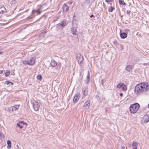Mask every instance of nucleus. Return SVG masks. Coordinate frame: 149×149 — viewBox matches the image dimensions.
<instances>
[{"label":"nucleus","mask_w":149,"mask_h":149,"mask_svg":"<svg viewBox=\"0 0 149 149\" xmlns=\"http://www.w3.org/2000/svg\"><path fill=\"white\" fill-rule=\"evenodd\" d=\"M114 0H105L106 2L108 4H112L114 1Z\"/></svg>","instance_id":"20"},{"label":"nucleus","mask_w":149,"mask_h":149,"mask_svg":"<svg viewBox=\"0 0 149 149\" xmlns=\"http://www.w3.org/2000/svg\"><path fill=\"white\" fill-rule=\"evenodd\" d=\"M114 43L116 45H118V43L116 41L114 42Z\"/></svg>","instance_id":"37"},{"label":"nucleus","mask_w":149,"mask_h":149,"mask_svg":"<svg viewBox=\"0 0 149 149\" xmlns=\"http://www.w3.org/2000/svg\"><path fill=\"white\" fill-rule=\"evenodd\" d=\"M75 17V16L74 15L73 17V21L72 22V27L71 28V31L72 32V33L73 34V35H75L76 33V32H77V30L76 29V27H77V26H74V21L75 20L74 19V18Z\"/></svg>","instance_id":"4"},{"label":"nucleus","mask_w":149,"mask_h":149,"mask_svg":"<svg viewBox=\"0 0 149 149\" xmlns=\"http://www.w3.org/2000/svg\"><path fill=\"white\" fill-rule=\"evenodd\" d=\"M33 106V108L35 111H37L38 110L40 106L39 105L38 102H34Z\"/></svg>","instance_id":"8"},{"label":"nucleus","mask_w":149,"mask_h":149,"mask_svg":"<svg viewBox=\"0 0 149 149\" xmlns=\"http://www.w3.org/2000/svg\"><path fill=\"white\" fill-rule=\"evenodd\" d=\"M122 87V89L123 90L125 91L127 90V88L126 86L124 84V85Z\"/></svg>","instance_id":"27"},{"label":"nucleus","mask_w":149,"mask_h":149,"mask_svg":"<svg viewBox=\"0 0 149 149\" xmlns=\"http://www.w3.org/2000/svg\"><path fill=\"white\" fill-rule=\"evenodd\" d=\"M119 3L120 5H125L126 3L123 0H119Z\"/></svg>","instance_id":"19"},{"label":"nucleus","mask_w":149,"mask_h":149,"mask_svg":"<svg viewBox=\"0 0 149 149\" xmlns=\"http://www.w3.org/2000/svg\"><path fill=\"white\" fill-rule=\"evenodd\" d=\"M125 145L124 144L122 145H121V149H125Z\"/></svg>","instance_id":"32"},{"label":"nucleus","mask_w":149,"mask_h":149,"mask_svg":"<svg viewBox=\"0 0 149 149\" xmlns=\"http://www.w3.org/2000/svg\"><path fill=\"white\" fill-rule=\"evenodd\" d=\"M3 71L2 70H0V73L1 74L2 73Z\"/></svg>","instance_id":"40"},{"label":"nucleus","mask_w":149,"mask_h":149,"mask_svg":"<svg viewBox=\"0 0 149 149\" xmlns=\"http://www.w3.org/2000/svg\"><path fill=\"white\" fill-rule=\"evenodd\" d=\"M143 120L144 123H147L149 121V115L147 114L144 115L143 118Z\"/></svg>","instance_id":"9"},{"label":"nucleus","mask_w":149,"mask_h":149,"mask_svg":"<svg viewBox=\"0 0 149 149\" xmlns=\"http://www.w3.org/2000/svg\"><path fill=\"white\" fill-rule=\"evenodd\" d=\"M89 78H90L89 72V71H88V72L87 75V76L86 77L88 81V80H89Z\"/></svg>","instance_id":"26"},{"label":"nucleus","mask_w":149,"mask_h":149,"mask_svg":"<svg viewBox=\"0 0 149 149\" xmlns=\"http://www.w3.org/2000/svg\"><path fill=\"white\" fill-rule=\"evenodd\" d=\"M19 105H16L15 106L10 107L8 108V109L10 111H16L19 108Z\"/></svg>","instance_id":"7"},{"label":"nucleus","mask_w":149,"mask_h":149,"mask_svg":"<svg viewBox=\"0 0 149 149\" xmlns=\"http://www.w3.org/2000/svg\"><path fill=\"white\" fill-rule=\"evenodd\" d=\"M0 9H6V8L4 7L3 6H1L0 7Z\"/></svg>","instance_id":"34"},{"label":"nucleus","mask_w":149,"mask_h":149,"mask_svg":"<svg viewBox=\"0 0 149 149\" xmlns=\"http://www.w3.org/2000/svg\"><path fill=\"white\" fill-rule=\"evenodd\" d=\"M113 9H114V8H113H113H111V9L113 10Z\"/></svg>","instance_id":"42"},{"label":"nucleus","mask_w":149,"mask_h":149,"mask_svg":"<svg viewBox=\"0 0 149 149\" xmlns=\"http://www.w3.org/2000/svg\"><path fill=\"white\" fill-rule=\"evenodd\" d=\"M21 124L19 123H17V125L18 127H19L20 129H22L23 128V126Z\"/></svg>","instance_id":"22"},{"label":"nucleus","mask_w":149,"mask_h":149,"mask_svg":"<svg viewBox=\"0 0 149 149\" xmlns=\"http://www.w3.org/2000/svg\"><path fill=\"white\" fill-rule=\"evenodd\" d=\"M23 63L24 64H28L29 65V61H23Z\"/></svg>","instance_id":"28"},{"label":"nucleus","mask_w":149,"mask_h":149,"mask_svg":"<svg viewBox=\"0 0 149 149\" xmlns=\"http://www.w3.org/2000/svg\"><path fill=\"white\" fill-rule=\"evenodd\" d=\"M37 79L38 80H41L42 79V76L41 75H38L37 77Z\"/></svg>","instance_id":"25"},{"label":"nucleus","mask_w":149,"mask_h":149,"mask_svg":"<svg viewBox=\"0 0 149 149\" xmlns=\"http://www.w3.org/2000/svg\"><path fill=\"white\" fill-rule=\"evenodd\" d=\"M130 13H131V11H130V10H127V14H129Z\"/></svg>","instance_id":"36"},{"label":"nucleus","mask_w":149,"mask_h":149,"mask_svg":"<svg viewBox=\"0 0 149 149\" xmlns=\"http://www.w3.org/2000/svg\"><path fill=\"white\" fill-rule=\"evenodd\" d=\"M68 22L66 21H63L57 25V28L59 29H62L65 26L67 25Z\"/></svg>","instance_id":"3"},{"label":"nucleus","mask_w":149,"mask_h":149,"mask_svg":"<svg viewBox=\"0 0 149 149\" xmlns=\"http://www.w3.org/2000/svg\"><path fill=\"white\" fill-rule=\"evenodd\" d=\"M90 104V102L89 101H87L85 103L83 107L86 108H88Z\"/></svg>","instance_id":"11"},{"label":"nucleus","mask_w":149,"mask_h":149,"mask_svg":"<svg viewBox=\"0 0 149 149\" xmlns=\"http://www.w3.org/2000/svg\"><path fill=\"white\" fill-rule=\"evenodd\" d=\"M1 53V52H0V54Z\"/></svg>","instance_id":"44"},{"label":"nucleus","mask_w":149,"mask_h":149,"mask_svg":"<svg viewBox=\"0 0 149 149\" xmlns=\"http://www.w3.org/2000/svg\"><path fill=\"white\" fill-rule=\"evenodd\" d=\"M113 10H109V12H112L113 11Z\"/></svg>","instance_id":"39"},{"label":"nucleus","mask_w":149,"mask_h":149,"mask_svg":"<svg viewBox=\"0 0 149 149\" xmlns=\"http://www.w3.org/2000/svg\"><path fill=\"white\" fill-rule=\"evenodd\" d=\"M93 17V15H91V17Z\"/></svg>","instance_id":"41"},{"label":"nucleus","mask_w":149,"mask_h":149,"mask_svg":"<svg viewBox=\"0 0 149 149\" xmlns=\"http://www.w3.org/2000/svg\"><path fill=\"white\" fill-rule=\"evenodd\" d=\"M149 89V86L147 83H141L137 85L134 88V92L136 94H140L146 92Z\"/></svg>","instance_id":"1"},{"label":"nucleus","mask_w":149,"mask_h":149,"mask_svg":"<svg viewBox=\"0 0 149 149\" xmlns=\"http://www.w3.org/2000/svg\"><path fill=\"white\" fill-rule=\"evenodd\" d=\"M148 108H149V104H148Z\"/></svg>","instance_id":"43"},{"label":"nucleus","mask_w":149,"mask_h":149,"mask_svg":"<svg viewBox=\"0 0 149 149\" xmlns=\"http://www.w3.org/2000/svg\"><path fill=\"white\" fill-rule=\"evenodd\" d=\"M19 123H20L21 124H22L24 125L26 124V123L23 121H19Z\"/></svg>","instance_id":"31"},{"label":"nucleus","mask_w":149,"mask_h":149,"mask_svg":"<svg viewBox=\"0 0 149 149\" xmlns=\"http://www.w3.org/2000/svg\"><path fill=\"white\" fill-rule=\"evenodd\" d=\"M137 149V148H136V149Z\"/></svg>","instance_id":"46"},{"label":"nucleus","mask_w":149,"mask_h":149,"mask_svg":"<svg viewBox=\"0 0 149 149\" xmlns=\"http://www.w3.org/2000/svg\"><path fill=\"white\" fill-rule=\"evenodd\" d=\"M10 73V71H8V70H7V71L5 73V75L6 76H8L9 75Z\"/></svg>","instance_id":"23"},{"label":"nucleus","mask_w":149,"mask_h":149,"mask_svg":"<svg viewBox=\"0 0 149 149\" xmlns=\"http://www.w3.org/2000/svg\"><path fill=\"white\" fill-rule=\"evenodd\" d=\"M124 85V84L123 83H119L117 85L116 88H120L123 86Z\"/></svg>","instance_id":"16"},{"label":"nucleus","mask_w":149,"mask_h":149,"mask_svg":"<svg viewBox=\"0 0 149 149\" xmlns=\"http://www.w3.org/2000/svg\"><path fill=\"white\" fill-rule=\"evenodd\" d=\"M7 144L8 145V146L7 147V148L8 149H10L11 147V141H10L9 140H8L7 141Z\"/></svg>","instance_id":"15"},{"label":"nucleus","mask_w":149,"mask_h":149,"mask_svg":"<svg viewBox=\"0 0 149 149\" xmlns=\"http://www.w3.org/2000/svg\"><path fill=\"white\" fill-rule=\"evenodd\" d=\"M35 62V59L34 58H31L30 60L29 61V65H33Z\"/></svg>","instance_id":"12"},{"label":"nucleus","mask_w":149,"mask_h":149,"mask_svg":"<svg viewBox=\"0 0 149 149\" xmlns=\"http://www.w3.org/2000/svg\"><path fill=\"white\" fill-rule=\"evenodd\" d=\"M35 12H36L37 15H38L40 14L41 12L40 11V10H32V13H34Z\"/></svg>","instance_id":"18"},{"label":"nucleus","mask_w":149,"mask_h":149,"mask_svg":"<svg viewBox=\"0 0 149 149\" xmlns=\"http://www.w3.org/2000/svg\"><path fill=\"white\" fill-rule=\"evenodd\" d=\"M132 146L134 149L137 148V143L133 141L132 143Z\"/></svg>","instance_id":"14"},{"label":"nucleus","mask_w":149,"mask_h":149,"mask_svg":"<svg viewBox=\"0 0 149 149\" xmlns=\"http://www.w3.org/2000/svg\"><path fill=\"white\" fill-rule=\"evenodd\" d=\"M6 10H0V13H5L6 11Z\"/></svg>","instance_id":"30"},{"label":"nucleus","mask_w":149,"mask_h":149,"mask_svg":"<svg viewBox=\"0 0 149 149\" xmlns=\"http://www.w3.org/2000/svg\"><path fill=\"white\" fill-rule=\"evenodd\" d=\"M67 10H66V12H67Z\"/></svg>","instance_id":"45"},{"label":"nucleus","mask_w":149,"mask_h":149,"mask_svg":"<svg viewBox=\"0 0 149 149\" xmlns=\"http://www.w3.org/2000/svg\"><path fill=\"white\" fill-rule=\"evenodd\" d=\"M82 92H83V94L84 95H86L87 94V91L86 89L84 90V91H83Z\"/></svg>","instance_id":"24"},{"label":"nucleus","mask_w":149,"mask_h":149,"mask_svg":"<svg viewBox=\"0 0 149 149\" xmlns=\"http://www.w3.org/2000/svg\"><path fill=\"white\" fill-rule=\"evenodd\" d=\"M123 93H120V95L121 97H122V96H123Z\"/></svg>","instance_id":"38"},{"label":"nucleus","mask_w":149,"mask_h":149,"mask_svg":"<svg viewBox=\"0 0 149 149\" xmlns=\"http://www.w3.org/2000/svg\"><path fill=\"white\" fill-rule=\"evenodd\" d=\"M62 8L63 9H68L69 7L66 4H64Z\"/></svg>","instance_id":"21"},{"label":"nucleus","mask_w":149,"mask_h":149,"mask_svg":"<svg viewBox=\"0 0 149 149\" xmlns=\"http://www.w3.org/2000/svg\"><path fill=\"white\" fill-rule=\"evenodd\" d=\"M120 36L121 38L124 39L127 37V34L125 33L120 32Z\"/></svg>","instance_id":"10"},{"label":"nucleus","mask_w":149,"mask_h":149,"mask_svg":"<svg viewBox=\"0 0 149 149\" xmlns=\"http://www.w3.org/2000/svg\"><path fill=\"white\" fill-rule=\"evenodd\" d=\"M15 3H16V0H12L11 1V4L12 5H14V4H15Z\"/></svg>","instance_id":"29"},{"label":"nucleus","mask_w":149,"mask_h":149,"mask_svg":"<svg viewBox=\"0 0 149 149\" xmlns=\"http://www.w3.org/2000/svg\"><path fill=\"white\" fill-rule=\"evenodd\" d=\"M76 58L79 64H80L83 62L84 61L83 57L81 54H77Z\"/></svg>","instance_id":"5"},{"label":"nucleus","mask_w":149,"mask_h":149,"mask_svg":"<svg viewBox=\"0 0 149 149\" xmlns=\"http://www.w3.org/2000/svg\"><path fill=\"white\" fill-rule=\"evenodd\" d=\"M132 65H128L126 66L125 70L129 72L132 71Z\"/></svg>","instance_id":"13"},{"label":"nucleus","mask_w":149,"mask_h":149,"mask_svg":"<svg viewBox=\"0 0 149 149\" xmlns=\"http://www.w3.org/2000/svg\"><path fill=\"white\" fill-rule=\"evenodd\" d=\"M10 83V81H6V83L8 85V84Z\"/></svg>","instance_id":"35"},{"label":"nucleus","mask_w":149,"mask_h":149,"mask_svg":"<svg viewBox=\"0 0 149 149\" xmlns=\"http://www.w3.org/2000/svg\"><path fill=\"white\" fill-rule=\"evenodd\" d=\"M51 64L52 66L55 67L57 63L54 60H53L52 61Z\"/></svg>","instance_id":"17"},{"label":"nucleus","mask_w":149,"mask_h":149,"mask_svg":"<svg viewBox=\"0 0 149 149\" xmlns=\"http://www.w3.org/2000/svg\"><path fill=\"white\" fill-rule=\"evenodd\" d=\"M105 82V81L104 80H103L102 79V82H101V84L102 86H104V84Z\"/></svg>","instance_id":"33"},{"label":"nucleus","mask_w":149,"mask_h":149,"mask_svg":"<svg viewBox=\"0 0 149 149\" xmlns=\"http://www.w3.org/2000/svg\"><path fill=\"white\" fill-rule=\"evenodd\" d=\"M139 105L138 103H136L131 105L130 107L131 113H134L137 112L139 108Z\"/></svg>","instance_id":"2"},{"label":"nucleus","mask_w":149,"mask_h":149,"mask_svg":"<svg viewBox=\"0 0 149 149\" xmlns=\"http://www.w3.org/2000/svg\"><path fill=\"white\" fill-rule=\"evenodd\" d=\"M80 97V94H76L74 96L73 100V102L74 103H76L78 101Z\"/></svg>","instance_id":"6"}]
</instances>
